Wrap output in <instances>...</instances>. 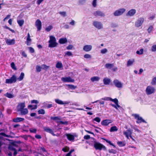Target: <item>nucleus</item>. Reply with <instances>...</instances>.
I'll list each match as a JSON object with an SVG mask.
<instances>
[{"instance_id":"nucleus-37","label":"nucleus","mask_w":156,"mask_h":156,"mask_svg":"<svg viewBox=\"0 0 156 156\" xmlns=\"http://www.w3.org/2000/svg\"><path fill=\"white\" fill-rule=\"evenodd\" d=\"M0 135L2 136H4L8 137V138H12L13 136H11L10 135H7L4 133H0Z\"/></svg>"},{"instance_id":"nucleus-4","label":"nucleus","mask_w":156,"mask_h":156,"mask_svg":"<svg viewBox=\"0 0 156 156\" xmlns=\"http://www.w3.org/2000/svg\"><path fill=\"white\" fill-rule=\"evenodd\" d=\"M155 88L151 86H148L146 89L145 91L147 95H151L155 93Z\"/></svg>"},{"instance_id":"nucleus-55","label":"nucleus","mask_w":156,"mask_h":156,"mask_svg":"<svg viewBox=\"0 0 156 156\" xmlns=\"http://www.w3.org/2000/svg\"><path fill=\"white\" fill-rule=\"evenodd\" d=\"M28 127V126H26L25 125H24L22 128V129L23 131H24L28 132V129H26V128Z\"/></svg>"},{"instance_id":"nucleus-12","label":"nucleus","mask_w":156,"mask_h":156,"mask_svg":"<svg viewBox=\"0 0 156 156\" xmlns=\"http://www.w3.org/2000/svg\"><path fill=\"white\" fill-rule=\"evenodd\" d=\"M35 26L37 27V31H40L41 30L42 28V23L39 19H37L36 21Z\"/></svg>"},{"instance_id":"nucleus-13","label":"nucleus","mask_w":156,"mask_h":156,"mask_svg":"<svg viewBox=\"0 0 156 156\" xmlns=\"http://www.w3.org/2000/svg\"><path fill=\"white\" fill-rule=\"evenodd\" d=\"M113 122L112 120L111 119H105L103 120L101 123V124L103 126H107L110 123Z\"/></svg>"},{"instance_id":"nucleus-27","label":"nucleus","mask_w":156,"mask_h":156,"mask_svg":"<svg viewBox=\"0 0 156 156\" xmlns=\"http://www.w3.org/2000/svg\"><path fill=\"white\" fill-rule=\"evenodd\" d=\"M100 79V78L98 76H94V77L91 78L90 80L92 82H94V81H98Z\"/></svg>"},{"instance_id":"nucleus-62","label":"nucleus","mask_w":156,"mask_h":156,"mask_svg":"<svg viewBox=\"0 0 156 156\" xmlns=\"http://www.w3.org/2000/svg\"><path fill=\"white\" fill-rule=\"evenodd\" d=\"M111 98L110 97H105L104 98H102L101 99V100H105V101H110V99Z\"/></svg>"},{"instance_id":"nucleus-49","label":"nucleus","mask_w":156,"mask_h":156,"mask_svg":"<svg viewBox=\"0 0 156 156\" xmlns=\"http://www.w3.org/2000/svg\"><path fill=\"white\" fill-rule=\"evenodd\" d=\"M151 84L152 85H155L156 84V77H154L151 82Z\"/></svg>"},{"instance_id":"nucleus-48","label":"nucleus","mask_w":156,"mask_h":156,"mask_svg":"<svg viewBox=\"0 0 156 156\" xmlns=\"http://www.w3.org/2000/svg\"><path fill=\"white\" fill-rule=\"evenodd\" d=\"M153 26L152 25L150 26L147 30V31L148 33H150L151 32V31L153 30Z\"/></svg>"},{"instance_id":"nucleus-30","label":"nucleus","mask_w":156,"mask_h":156,"mask_svg":"<svg viewBox=\"0 0 156 156\" xmlns=\"http://www.w3.org/2000/svg\"><path fill=\"white\" fill-rule=\"evenodd\" d=\"M56 67L57 68L60 69L63 67V65L62 63L61 62H57L56 65Z\"/></svg>"},{"instance_id":"nucleus-52","label":"nucleus","mask_w":156,"mask_h":156,"mask_svg":"<svg viewBox=\"0 0 156 156\" xmlns=\"http://www.w3.org/2000/svg\"><path fill=\"white\" fill-rule=\"evenodd\" d=\"M99 102V104L100 105H104L105 102L104 101H101L100 100H98L94 102H92V103L94 104L95 103L97 102Z\"/></svg>"},{"instance_id":"nucleus-51","label":"nucleus","mask_w":156,"mask_h":156,"mask_svg":"<svg viewBox=\"0 0 156 156\" xmlns=\"http://www.w3.org/2000/svg\"><path fill=\"white\" fill-rule=\"evenodd\" d=\"M29 131L31 133H36L37 132V130L36 129H30Z\"/></svg>"},{"instance_id":"nucleus-24","label":"nucleus","mask_w":156,"mask_h":156,"mask_svg":"<svg viewBox=\"0 0 156 156\" xmlns=\"http://www.w3.org/2000/svg\"><path fill=\"white\" fill-rule=\"evenodd\" d=\"M6 42L7 44L9 45H13L15 44V41L14 39H7L6 41Z\"/></svg>"},{"instance_id":"nucleus-3","label":"nucleus","mask_w":156,"mask_h":156,"mask_svg":"<svg viewBox=\"0 0 156 156\" xmlns=\"http://www.w3.org/2000/svg\"><path fill=\"white\" fill-rule=\"evenodd\" d=\"M48 43H49L48 47L50 48L56 47L58 45L55 38L52 35L50 36V40Z\"/></svg>"},{"instance_id":"nucleus-36","label":"nucleus","mask_w":156,"mask_h":156,"mask_svg":"<svg viewBox=\"0 0 156 156\" xmlns=\"http://www.w3.org/2000/svg\"><path fill=\"white\" fill-rule=\"evenodd\" d=\"M24 76V73L22 72L21 73L19 77L18 78V80L19 81H21L23 80Z\"/></svg>"},{"instance_id":"nucleus-59","label":"nucleus","mask_w":156,"mask_h":156,"mask_svg":"<svg viewBox=\"0 0 156 156\" xmlns=\"http://www.w3.org/2000/svg\"><path fill=\"white\" fill-rule=\"evenodd\" d=\"M62 151L64 152H67L68 151V147L66 146L64 147L62 149Z\"/></svg>"},{"instance_id":"nucleus-31","label":"nucleus","mask_w":156,"mask_h":156,"mask_svg":"<svg viewBox=\"0 0 156 156\" xmlns=\"http://www.w3.org/2000/svg\"><path fill=\"white\" fill-rule=\"evenodd\" d=\"M134 62L135 60L134 59H132V60H129L127 61V66H129L132 65Z\"/></svg>"},{"instance_id":"nucleus-38","label":"nucleus","mask_w":156,"mask_h":156,"mask_svg":"<svg viewBox=\"0 0 156 156\" xmlns=\"http://www.w3.org/2000/svg\"><path fill=\"white\" fill-rule=\"evenodd\" d=\"M115 104V105L111 104V105L112 107H114L116 109H118V108L120 107V106L119 105L118 103H116Z\"/></svg>"},{"instance_id":"nucleus-11","label":"nucleus","mask_w":156,"mask_h":156,"mask_svg":"<svg viewBox=\"0 0 156 156\" xmlns=\"http://www.w3.org/2000/svg\"><path fill=\"white\" fill-rule=\"evenodd\" d=\"M51 119L55 121L58 123L61 124H64V122L61 120V119L59 117H51Z\"/></svg>"},{"instance_id":"nucleus-22","label":"nucleus","mask_w":156,"mask_h":156,"mask_svg":"<svg viewBox=\"0 0 156 156\" xmlns=\"http://www.w3.org/2000/svg\"><path fill=\"white\" fill-rule=\"evenodd\" d=\"M77 137V135L76 133H74L73 135L69 133V141L74 142L75 137Z\"/></svg>"},{"instance_id":"nucleus-9","label":"nucleus","mask_w":156,"mask_h":156,"mask_svg":"<svg viewBox=\"0 0 156 156\" xmlns=\"http://www.w3.org/2000/svg\"><path fill=\"white\" fill-rule=\"evenodd\" d=\"M93 25L98 29H102L103 27V24L100 22L94 21L93 23Z\"/></svg>"},{"instance_id":"nucleus-54","label":"nucleus","mask_w":156,"mask_h":156,"mask_svg":"<svg viewBox=\"0 0 156 156\" xmlns=\"http://www.w3.org/2000/svg\"><path fill=\"white\" fill-rule=\"evenodd\" d=\"M152 51H156V45H153L151 47Z\"/></svg>"},{"instance_id":"nucleus-35","label":"nucleus","mask_w":156,"mask_h":156,"mask_svg":"<svg viewBox=\"0 0 156 156\" xmlns=\"http://www.w3.org/2000/svg\"><path fill=\"white\" fill-rule=\"evenodd\" d=\"M117 144L120 147L124 146L126 145L125 143L122 141L117 142Z\"/></svg>"},{"instance_id":"nucleus-47","label":"nucleus","mask_w":156,"mask_h":156,"mask_svg":"<svg viewBox=\"0 0 156 156\" xmlns=\"http://www.w3.org/2000/svg\"><path fill=\"white\" fill-rule=\"evenodd\" d=\"M93 120L94 121H95L98 122H100L101 119L100 118L98 117H95V118H94Z\"/></svg>"},{"instance_id":"nucleus-50","label":"nucleus","mask_w":156,"mask_h":156,"mask_svg":"<svg viewBox=\"0 0 156 156\" xmlns=\"http://www.w3.org/2000/svg\"><path fill=\"white\" fill-rule=\"evenodd\" d=\"M110 101L113 102L115 104L118 103V100L116 98L113 99L111 98L110 99Z\"/></svg>"},{"instance_id":"nucleus-41","label":"nucleus","mask_w":156,"mask_h":156,"mask_svg":"<svg viewBox=\"0 0 156 156\" xmlns=\"http://www.w3.org/2000/svg\"><path fill=\"white\" fill-rule=\"evenodd\" d=\"M77 88L76 86H74L72 84H69V89L74 90Z\"/></svg>"},{"instance_id":"nucleus-57","label":"nucleus","mask_w":156,"mask_h":156,"mask_svg":"<svg viewBox=\"0 0 156 156\" xmlns=\"http://www.w3.org/2000/svg\"><path fill=\"white\" fill-rule=\"evenodd\" d=\"M74 151V149H71L69 152V156H76V155L75 154H74L73 155H71L72 153Z\"/></svg>"},{"instance_id":"nucleus-45","label":"nucleus","mask_w":156,"mask_h":156,"mask_svg":"<svg viewBox=\"0 0 156 156\" xmlns=\"http://www.w3.org/2000/svg\"><path fill=\"white\" fill-rule=\"evenodd\" d=\"M52 28V26L51 25H50L45 28V30H46L47 31L49 32L50 31Z\"/></svg>"},{"instance_id":"nucleus-25","label":"nucleus","mask_w":156,"mask_h":156,"mask_svg":"<svg viewBox=\"0 0 156 156\" xmlns=\"http://www.w3.org/2000/svg\"><path fill=\"white\" fill-rule=\"evenodd\" d=\"M18 112H20V114L22 115H25L27 114L28 113V110L27 108H23V109L20 110Z\"/></svg>"},{"instance_id":"nucleus-39","label":"nucleus","mask_w":156,"mask_h":156,"mask_svg":"<svg viewBox=\"0 0 156 156\" xmlns=\"http://www.w3.org/2000/svg\"><path fill=\"white\" fill-rule=\"evenodd\" d=\"M55 101L59 105H63L64 104L63 102L59 99H55Z\"/></svg>"},{"instance_id":"nucleus-5","label":"nucleus","mask_w":156,"mask_h":156,"mask_svg":"<svg viewBox=\"0 0 156 156\" xmlns=\"http://www.w3.org/2000/svg\"><path fill=\"white\" fill-rule=\"evenodd\" d=\"M105 68L107 69H111L114 72H115L118 69V68L117 67H115L113 68L114 66V63H106L105 65Z\"/></svg>"},{"instance_id":"nucleus-56","label":"nucleus","mask_w":156,"mask_h":156,"mask_svg":"<svg viewBox=\"0 0 156 156\" xmlns=\"http://www.w3.org/2000/svg\"><path fill=\"white\" fill-rule=\"evenodd\" d=\"M41 66L43 69H47L49 67V66H47L45 64L42 65Z\"/></svg>"},{"instance_id":"nucleus-23","label":"nucleus","mask_w":156,"mask_h":156,"mask_svg":"<svg viewBox=\"0 0 156 156\" xmlns=\"http://www.w3.org/2000/svg\"><path fill=\"white\" fill-rule=\"evenodd\" d=\"M92 48V47L91 45H85L83 48V50L87 52L90 51Z\"/></svg>"},{"instance_id":"nucleus-60","label":"nucleus","mask_w":156,"mask_h":156,"mask_svg":"<svg viewBox=\"0 0 156 156\" xmlns=\"http://www.w3.org/2000/svg\"><path fill=\"white\" fill-rule=\"evenodd\" d=\"M59 13L64 17L66 15V12H60Z\"/></svg>"},{"instance_id":"nucleus-26","label":"nucleus","mask_w":156,"mask_h":156,"mask_svg":"<svg viewBox=\"0 0 156 156\" xmlns=\"http://www.w3.org/2000/svg\"><path fill=\"white\" fill-rule=\"evenodd\" d=\"M67 42V40L66 38H61L59 39V42L60 44H64Z\"/></svg>"},{"instance_id":"nucleus-8","label":"nucleus","mask_w":156,"mask_h":156,"mask_svg":"<svg viewBox=\"0 0 156 156\" xmlns=\"http://www.w3.org/2000/svg\"><path fill=\"white\" fill-rule=\"evenodd\" d=\"M144 21V18L143 17L139 18L136 20L135 23L136 27H139L142 25Z\"/></svg>"},{"instance_id":"nucleus-64","label":"nucleus","mask_w":156,"mask_h":156,"mask_svg":"<svg viewBox=\"0 0 156 156\" xmlns=\"http://www.w3.org/2000/svg\"><path fill=\"white\" fill-rule=\"evenodd\" d=\"M97 0H93L92 2V5L94 7H95L96 6Z\"/></svg>"},{"instance_id":"nucleus-1","label":"nucleus","mask_w":156,"mask_h":156,"mask_svg":"<svg viewBox=\"0 0 156 156\" xmlns=\"http://www.w3.org/2000/svg\"><path fill=\"white\" fill-rule=\"evenodd\" d=\"M21 143V142L20 141H15L11 143L9 145L8 148L9 150L10 151H14L13 153V155L14 156H16L17 154V150L14 147H18V145L17 144H20Z\"/></svg>"},{"instance_id":"nucleus-63","label":"nucleus","mask_w":156,"mask_h":156,"mask_svg":"<svg viewBox=\"0 0 156 156\" xmlns=\"http://www.w3.org/2000/svg\"><path fill=\"white\" fill-rule=\"evenodd\" d=\"M84 58H91V56L90 55L86 54L84 55Z\"/></svg>"},{"instance_id":"nucleus-44","label":"nucleus","mask_w":156,"mask_h":156,"mask_svg":"<svg viewBox=\"0 0 156 156\" xmlns=\"http://www.w3.org/2000/svg\"><path fill=\"white\" fill-rule=\"evenodd\" d=\"M108 152L110 153H113V154H115L117 152L116 151L113 149H109Z\"/></svg>"},{"instance_id":"nucleus-32","label":"nucleus","mask_w":156,"mask_h":156,"mask_svg":"<svg viewBox=\"0 0 156 156\" xmlns=\"http://www.w3.org/2000/svg\"><path fill=\"white\" fill-rule=\"evenodd\" d=\"M4 96L10 98H12L14 97V96L12 94L8 92L5 94Z\"/></svg>"},{"instance_id":"nucleus-34","label":"nucleus","mask_w":156,"mask_h":156,"mask_svg":"<svg viewBox=\"0 0 156 156\" xmlns=\"http://www.w3.org/2000/svg\"><path fill=\"white\" fill-rule=\"evenodd\" d=\"M118 130V129L116 126H113L111 127L110 129V132H113L117 131Z\"/></svg>"},{"instance_id":"nucleus-28","label":"nucleus","mask_w":156,"mask_h":156,"mask_svg":"<svg viewBox=\"0 0 156 156\" xmlns=\"http://www.w3.org/2000/svg\"><path fill=\"white\" fill-rule=\"evenodd\" d=\"M101 139L105 140L107 143H108L110 145H112L115 148V146L111 143V141L108 140L103 137L101 138Z\"/></svg>"},{"instance_id":"nucleus-2","label":"nucleus","mask_w":156,"mask_h":156,"mask_svg":"<svg viewBox=\"0 0 156 156\" xmlns=\"http://www.w3.org/2000/svg\"><path fill=\"white\" fill-rule=\"evenodd\" d=\"M94 147L96 150L101 151L103 150L104 151L106 150V147L103 144L96 141H94Z\"/></svg>"},{"instance_id":"nucleus-17","label":"nucleus","mask_w":156,"mask_h":156,"mask_svg":"<svg viewBox=\"0 0 156 156\" xmlns=\"http://www.w3.org/2000/svg\"><path fill=\"white\" fill-rule=\"evenodd\" d=\"M44 129L45 131L51 134L53 136H55V134L54 133L53 130L50 129L49 127H44Z\"/></svg>"},{"instance_id":"nucleus-18","label":"nucleus","mask_w":156,"mask_h":156,"mask_svg":"<svg viewBox=\"0 0 156 156\" xmlns=\"http://www.w3.org/2000/svg\"><path fill=\"white\" fill-rule=\"evenodd\" d=\"M93 14L96 17L98 16L104 17L105 16V14L103 12L99 11H97L94 12Z\"/></svg>"},{"instance_id":"nucleus-43","label":"nucleus","mask_w":156,"mask_h":156,"mask_svg":"<svg viewBox=\"0 0 156 156\" xmlns=\"http://www.w3.org/2000/svg\"><path fill=\"white\" fill-rule=\"evenodd\" d=\"M42 69V68L40 66H36V71L37 72H40L41 71Z\"/></svg>"},{"instance_id":"nucleus-53","label":"nucleus","mask_w":156,"mask_h":156,"mask_svg":"<svg viewBox=\"0 0 156 156\" xmlns=\"http://www.w3.org/2000/svg\"><path fill=\"white\" fill-rule=\"evenodd\" d=\"M62 80L64 82H68V77H62Z\"/></svg>"},{"instance_id":"nucleus-61","label":"nucleus","mask_w":156,"mask_h":156,"mask_svg":"<svg viewBox=\"0 0 156 156\" xmlns=\"http://www.w3.org/2000/svg\"><path fill=\"white\" fill-rule=\"evenodd\" d=\"M107 51V50L106 48L103 49L101 50V53L103 54L105 53Z\"/></svg>"},{"instance_id":"nucleus-10","label":"nucleus","mask_w":156,"mask_h":156,"mask_svg":"<svg viewBox=\"0 0 156 156\" xmlns=\"http://www.w3.org/2000/svg\"><path fill=\"white\" fill-rule=\"evenodd\" d=\"M126 11L125 9L122 8L116 10L114 13L115 16H119L122 14Z\"/></svg>"},{"instance_id":"nucleus-40","label":"nucleus","mask_w":156,"mask_h":156,"mask_svg":"<svg viewBox=\"0 0 156 156\" xmlns=\"http://www.w3.org/2000/svg\"><path fill=\"white\" fill-rule=\"evenodd\" d=\"M38 113L39 114L44 115L45 113V111L44 109H42L38 110Z\"/></svg>"},{"instance_id":"nucleus-16","label":"nucleus","mask_w":156,"mask_h":156,"mask_svg":"<svg viewBox=\"0 0 156 156\" xmlns=\"http://www.w3.org/2000/svg\"><path fill=\"white\" fill-rule=\"evenodd\" d=\"M32 39L30 38V36L29 33H28L26 41L25 43L28 46L30 45L31 43Z\"/></svg>"},{"instance_id":"nucleus-20","label":"nucleus","mask_w":156,"mask_h":156,"mask_svg":"<svg viewBox=\"0 0 156 156\" xmlns=\"http://www.w3.org/2000/svg\"><path fill=\"white\" fill-rule=\"evenodd\" d=\"M136 12V10L134 9H132L128 12L126 14V15L129 16H132L135 14Z\"/></svg>"},{"instance_id":"nucleus-6","label":"nucleus","mask_w":156,"mask_h":156,"mask_svg":"<svg viewBox=\"0 0 156 156\" xmlns=\"http://www.w3.org/2000/svg\"><path fill=\"white\" fill-rule=\"evenodd\" d=\"M132 116L134 117V118L137 119L136 122L137 123H140L142 122L146 123L147 122L142 119V118L140 117L139 115L137 114H133Z\"/></svg>"},{"instance_id":"nucleus-7","label":"nucleus","mask_w":156,"mask_h":156,"mask_svg":"<svg viewBox=\"0 0 156 156\" xmlns=\"http://www.w3.org/2000/svg\"><path fill=\"white\" fill-rule=\"evenodd\" d=\"M17 80V78L15 75H13L10 79H6L5 80L6 83L11 84L15 83Z\"/></svg>"},{"instance_id":"nucleus-14","label":"nucleus","mask_w":156,"mask_h":156,"mask_svg":"<svg viewBox=\"0 0 156 156\" xmlns=\"http://www.w3.org/2000/svg\"><path fill=\"white\" fill-rule=\"evenodd\" d=\"M133 130L130 129L127 130L126 131L123 132V134L125 135L127 139H129V136L132 135Z\"/></svg>"},{"instance_id":"nucleus-15","label":"nucleus","mask_w":156,"mask_h":156,"mask_svg":"<svg viewBox=\"0 0 156 156\" xmlns=\"http://www.w3.org/2000/svg\"><path fill=\"white\" fill-rule=\"evenodd\" d=\"M113 83L115 86L117 88H120L122 87V83L117 80H115Z\"/></svg>"},{"instance_id":"nucleus-42","label":"nucleus","mask_w":156,"mask_h":156,"mask_svg":"<svg viewBox=\"0 0 156 156\" xmlns=\"http://www.w3.org/2000/svg\"><path fill=\"white\" fill-rule=\"evenodd\" d=\"M144 52V49L143 48L141 49L140 51H137L136 53L137 54L142 55L143 54Z\"/></svg>"},{"instance_id":"nucleus-19","label":"nucleus","mask_w":156,"mask_h":156,"mask_svg":"<svg viewBox=\"0 0 156 156\" xmlns=\"http://www.w3.org/2000/svg\"><path fill=\"white\" fill-rule=\"evenodd\" d=\"M24 120L25 119L23 118L18 117L13 119L12 121L14 122H23L24 121Z\"/></svg>"},{"instance_id":"nucleus-46","label":"nucleus","mask_w":156,"mask_h":156,"mask_svg":"<svg viewBox=\"0 0 156 156\" xmlns=\"http://www.w3.org/2000/svg\"><path fill=\"white\" fill-rule=\"evenodd\" d=\"M11 66L12 68L14 70H16L17 69L15 67V64L14 62H12L11 64Z\"/></svg>"},{"instance_id":"nucleus-33","label":"nucleus","mask_w":156,"mask_h":156,"mask_svg":"<svg viewBox=\"0 0 156 156\" xmlns=\"http://www.w3.org/2000/svg\"><path fill=\"white\" fill-rule=\"evenodd\" d=\"M17 22L20 27H22L24 24V21L23 20H18Z\"/></svg>"},{"instance_id":"nucleus-29","label":"nucleus","mask_w":156,"mask_h":156,"mask_svg":"<svg viewBox=\"0 0 156 156\" xmlns=\"http://www.w3.org/2000/svg\"><path fill=\"white\" fill-rule=\"evenodd\" d=\"M103 82L105 85L108 84L110 82V80L108 78H105L103 79Z\"/></svg>"},{"instance_id":"nucleus-58","label":"nucleus","mask_w":156,"mask_h":156,"mask_svg":"<svg viewBox=\"0 0 156 156\" xmlns=\"http://www.w3.org/2000/svg\"><path fill=\"white\" fill-rule=\"evenodd\" d=\"M28 49L30 52L31 53H33L34 52V50L33 48L31 47H28Z\"/></svg>"},{"instance_id":"nucleus-21","label":"nucleus","mask_w":156,"mask_h":156,"mask_svg":"<svg viewBox=\"0 0 156 156\" xmlns=\"http://www.w3.org/2000/svg\"><path fill=\"white\" fill-rule=\"evenodd\" d=\"M25 106V102L21 103L17 106V111L19 112L20 110L23 109Z\"/></svg>"}]
</instances>
